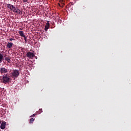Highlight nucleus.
<instances>
[{"label":"nucleus","instance_id":"23","mask_svg":"<svg viewBox=\"0 0 131 131\" xmlns=\"http://www.w3.org/2000/svg\"><path fill=\"white\" fill-rule=\"evenodd\" d=\"M14 40V39H13V38H10V39H9V40H10V41H12V40Z\"/></svg>","mask_w":131,"mask_h":131},{"label":"nucleus","instance_id":"24","mask_svg":"<svg viewBox=\"0 0 131 131\" xmlns=\"http://www.w3.org/2000/svg\"><path fill=\"white\" fill-rule=\"evenodd\" d=\"M1 123H2V121H1V120H0V124H1Z\"/></svg>","mask_w":131,"mask_h":131},{"label":"nucleus","instance_id":"15","mask_svg":"<svg viewBox=\"0 0 131 131\" xmlns=\"http://www.w3.org/2000/svg\"><path fill=\"white\" fill-rule=\"evenodd\" d=\"M42 109L40 108L39 110V112H38V113H37V114H40V113H42Z\"/></svg>","mask_w":131,"mask_h":131},{"label":"nucleus","instance_id":"20","mask_svg":"<svg viewBox=\"0 0 131 131\" xmlns=\"http://www.w3.org/2000/svg\"><path fill=\"white\" fill-rule=\"evenodd\" d=\"M17 28H18V29H19L20 30H22V29H23V28H22V27H20V28L18 27Z\"/></svg>","mask_w":131,"mask_h":131},{"label":"nucleus","instance_id":"7","mask_svg":"<svg viewBox=\"0 0 131 131\" xmlns=\"http://www.w3.org/2000/svg\"><path fill=\"white\" fill-rule=\"evenodd\" d=\"M7 47L8 48V49H11V48L13 47V43L8 42Z\"/></svg>","mask_w":131,"mask_h":131},{"label":"nucleus","instance_id":"18","mask_svg":"<svg viewBox=\"0 0 131 131\" xmlns=\"http://www.w3.org/2000/svg\"><path fill=\"white\" fill-rule=\"evenodd\" d=\"M23 1L24 3H28V4H29L28 0H23Z\"/></svg>","mask_w":131,"mask_h":131},{"label":"nucleus","instance_id":"10","mask_svg":"<svg viewBox=\"0 0 131 131\" xmlns=\"http://www.w3.org/2000/svg\"><path fill=\"white\" fill-rule=\"evenodd\" d=\"M22 9L17 10V13L19 14V15H21L22 14Z\"/></svg>","mask_w":131,"mask_h":131},{"label":"nucleus","instance_id":"17","mask_svg":"<svg viewBox=\"0 0 131 131\" xmlns=\"http://www.w3.org/2000/svg\"><path fill=\"white\" fill-rule=\"evenodd\" d=\"M45 26H50V22L49 21H47L46 25Z\"/></svg>","mask_w":131,"mask_h":131},{"label":"nucleus","instance_id":"11","mask_svg":"<svg viewBox=\"0 0 131 131\" xmlns=\"http://www.w3.org/2000/svg\"><path fill=\"white\" fill-rule=\"evenodd\" d=\"M6 61H7L8 63H11V59L10 57H6L5 58Z\"/></svg>","mask_w":131,"mask_h":131},{"label":"nucleus","instance_id":"3","mask_svg":"<svg viewBox=\"0 0 131 131\" xmlns=\"http://www.w3.org/2000/svg\"><path fill=\"white\" fill-rule=\"evenodd\" d=\"M11 76L14 79L17 77V70H14L12 71L11 73Z\"/></svg>","mask_w":131,"mask_h":131},{"label":"nucleus","instance_id":"12","mask_svg":"<svg viewBox=\"0 0 131 131\" xmlns=\"http://www.w3.org/2000/svg\"><path fill=\"white\" fill-rule=\"evenodd\" d=\"M33 121H34V119L31 118L30 119L29 123H33Z\"/></svg>","mask_w":131,"mask_h":131},{"label":"nucleus","instance_id":"19","mask_svg":"<svg viewBox=\"0 0 131 131\" xmlns=\"http://www.w3.org/2000/svg\"><path fill=\"white\" fill-rule=\"evenodd\" d=\"M63 4V5L61 6V4H58V5L59 6V7H61V8H63V7H64V3H62Z\"/></svg>","mask_w":131,"mask_h":131},{"label":"nucleus","instance_id":"14","mask_svg":"<svg viewBox=\"0 0 131 131\" xmlns=\"http://www.w3.org/2000/svg\"><path fill=\"white\" fill-rule=\"evenodd\" d=\"M38 112H36V113L35 114H33L32 115H31V116H30V117L32 118V117H34V116H35V115H37V113Z\"/></svg>","mask_w":131,"mask_h":131},{"label":"nucleus","instance_id":"13","mask_svg":"<svg viewBox=\"0 0 131 131\" xmlns=\"http://www.w3.org/2000/svg\"><path fill=\"white\" fill-rule=\"evenodd\" d=\"M50 28V26H45V31H47L48 29Z\"/></svg>","mask_w":131,"mask_h":131},{"label":"nucleus","instance_id":"21","mask_svg":"<svg viewBox=\"0 0 131 131\" xmlns=\"http://www.w3.org/2000/svg\"><path fill=\"white\" fill-rule=\"evenodd\" d=\"M19 71H17V76H18V75H19Z\"/></svg>","mask_w":131,"mask_h":131},{"label":"nucleus","instance_id":"8","mask_svg":"<svg viewBox=\"0 0 131 131\" xmlns=\"http://www.w3.org/2000/svg\"><path fill=\"white\" fill-rule=\"evenodd\" d=\"M4 61V55L0 53V63H2Z\"/></svg>","mask_w":131,"mask_h":131},{"label":"nucleus","instance_id":"9","mask_svg":"<svg viewBox=\"0 0 131 131\" xmlns=\"http://www.w3.org/2000/svg\"><path fill=\"white\" fill-rule=\"evenodd\" d=\"M18 33L20 36H22L24 37V36H25V35H24V33H23V31H18Z\"/></svg>","mask_w":131,"mask_h":131},{"label":"nucleus","instance_id":"1","mask_svg":"<svg viewBox=\"0 0 131 131\" xmlns=\"http://www.w3.org/2000/svg\"><path fill=\"white\" fill-rule=\"evenodd\" d=\"M10 79L11 77L10 75H9V74H6L3 76L2 82H3V83H8V82L10 81Z\"/></svg>","mask_w":131,"mask_h":131},{"label":"nucleus","instance_id":"16","mask_svg":"<svg viewBox=\"0 0 131 131\" xmlns=\"http://www.w3.org/2000/svg\"><path fill=\"white\" fill-rule=\"evenodd\" d=\"M24 39L25 40L26 42H27V37L26 36H24Z\"/></svg>","mask_w":131,"mask_h":131},{"label":"nucleus","instance_id":"22","mask_svg":"<svg viewBox=\"0 0 131 131\" xmlns=\"http://www.w3.org/2000/svg\"><path fill=\"white\" fill-rule=\"evenodd\" d=\"M59 3L62 4L63 3V0H59Z\"/></svg>","mask_w":131,"mask_h":131},{"label":"nucleus","instance_id":"6","mask_svg":"<svg viewBox=\"0 0 131 131\" xmlns=\"http://www.w3.org/2000/svg\"><path fill=\"white\" fill-rule=\"evenodd\" d=\"M6 122L4 121L1 123V125L0 126V128L1 129H5L6 128Z\"/></svg>","mask_w":131,"mask_h":131},{"label":"nucleus","instance_id":"2","mask_svg":"<svg viewBox=\"0 0 131 131\" xmlns=\"http://www.w3.org/2000/svg\"><path fill=\"white\" fill-rule=\"evenodd\" d=\"M7 7L8 8V9H10L11 10V11H13V12H14L15 13H17V9H16V8L14 7V6L12 5V4H8L7 5Z\"/></svg>","mask_w":131,"mask_h":131},{"label":"nucleus","instance_id":"5","mask_svg":"<svg viewBox=\"0 0 131 131\" xmlns=\"http://www.w3.org/2000/svg\"><path fill=\"white\" fill-rule=\"evenodd\" d=\"M0 72L2 74H3V73H7V72H8V70H7V69H6L5 68H2L0 69Z\"/></svg>","mask_w":131,"mask_h":131},{"label":"nucleus","instance_id":"4","mask_svg":"<svg viewBox=\"0 0 131 131\" xmlns=\"http://www.w3.org/2000/svg\"><path fill=\"white\" fill-rule=\"evenodd\" d=\"M26 56L27 58H30L31 59H32V58L34 57V54H33L32 52H28L27 53Z\"/></svg>","mask_w":131,"mask_h":131}]
</instances>
